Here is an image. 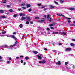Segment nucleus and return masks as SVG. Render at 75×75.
<instances>
[{"instance_id":"0eeeda50","label":"nucleus","mask_w":75,"mask_h":75,"mask_svg":"<svg viewBox=\"0 0 75 75\" xmlns=\"http://www.w3.org/2000/svg\"><path fill=\"white\" fill-rule=\"evenodd\" d=\"M41 20L42 22V23H43L44 21H45V19H44V18H42L41 19Z\"/></svg>"},{"instance_id":"9b49d317","label":"nucleus","mask_w":75,"mask_h":75,"mask_svg":"<svg viewBox=\"0 0 75 75\" xmlns=\"http://www.w3.org/2000/svg\"><path fill=\"white\" fill-rule=\"evenodd\" d=\"M52 34H58V32H54Z\"/></svg>"},{"instance_id":"3c124183","label":"nucleus","mask_w":75,"mask_h":75,"mask_svg":"<svg viewBox=\"0 0 75 75\" xmlns=\"http://www.w3.org/2000/svg\"><path fill=\"white\" fill-rule=\"evenodd\" d=\"M46 30H50V28H47V29H46Z\"/></svg>"},{"instance_id":"412c9836","label":"nucleus","mask_w":75,"mask_h":75,"mask_svg":"<svg viewBox=\"0 0 75 75\" xmlns=\"http://www.w3.org/2000/svg\"><path fill=\"white\" fill-rule=\"evenodd\" d=\"M1 17L2 18H6V16H1Z\"/></svg>"},{"instance_id":"de8ad7c7","label":"nucleus","mask_w":75,"mask_h":75,"mask_svg":"<svg viewBox=\"0 0 75 75\" xmlns=\"http://www.w3.org/2000/svg\"><path fill=\"white\" fill-rule=\"evenodd\" d=\"M26 64V63L25 62H23V65H25Z\"/></svg>"},{"instance_id":"cd10ccee","label":"nucleus","mask_w":75,"mask_h":75,"mask_svg":"<svg viewBox=\"0 0 75 75\" xmlns=\"http://www.w3.org/2000/svg\"><path fill=\"white\" fill-rule=\"evenodd\" d=\"M54 25L53 24H50L49 25V26H50V27H51V26H53Z\"/></svg>"},{"instance_id":"e2e57ef3","label":"nucleus","mask_w":75,"mask_h":75,"mask_svg":"<svg viewBox=\"0 0 75 75\" xmlns=\"http://www.w3.org/2000/svg\"><path fill=\"white\" fill-rule=\"evenodd\" d=\"M2 59V57L1 56H0V59Z\"/></svg>"},{"instance_id":"ea45409f","label":"nucleus","mask_w":75,"mask_h":75,"mask_svg":"<svg viewBox=\"0 0 75 75\" xmlns=\"http://www.w3.org/2000/svg\"><path fill=\"white\" fill-rule=\"evenodd\" d=\"M56 24H57V23H53V25H56Z\"/></svg>"},{"instance_id":"774afa93","label":"nucleus","mask_w":75,"mask_h":75,"mask_svg":"<svg viewBox=\"0 0 75 75\" xmlns=\"http://www.w3.org/2000/svg\"><path fill=\"white\" fill-rule=\"evenodd\" d=\"M62 16V17H65V16L64 15H62V16Z\"/></svg>"},{"instance_id":"dca6fc26","label":"nucleus","mask_w":75,"mask_h":75,"mask_svg":"<svg viewBox=\"0 0 75 75\" xmlns=\"http://www.w3.org/2000/svg\"><path fill=\"white\" fill-rule=\"evenodd\" d=\"M19 27L21 28H22V27H23V25H22V24H20L19 25Z\"/></svg>"},{"instance_id":"bb28decb","label":"nucleus","mask_w":75,"mask_h":75,"mask_svg":"<svg viewBox=\"0 0 75 75\" xmlns=\"http://www.w3.org/2000/svg\"><path fill=\"white\" fill-rule=\"evenodd\" d=\"M22 8L23 10H25V9H26V7H24L23 6L22 7Z\"/></svg>"},{"instance_id":"052dcab7","label":"nucleus","mask_w":75,"mask_h":75,"mask_svg":"<svg viewBox=\"0 0 75 75\" xmlns=\"http://www.w3.org/2000/svg\"><path fill=\"white\" fill-rule=\"evenodd\" d=\"M18 10L19 11H21V9L20 8H18Z\"/></svg>"},{"instance_id":"f3484780","label":"nucleus","mask_w":75,"mask_h":75,"mask_svg":"<svg viewBox=\"0 0 75 75\" xmlns=\"http://www.w3.org/2000/svg\"><path fill=\"white\" fill-rule=\"evenodd\" d=\"M4 12L3 10H0V13H3Z\"/></svg>"},{"instance_id":"473e14b6","label":"nucleus","mask_w":75,"mask_h":75,"mask_svg":"<svg viewBox=\"0 0 75 75\" xmlns=\"http://www.w3.org/2000/svg\"><path fill=\"white\" fill-rule=\"evenodd\" d=\"M38 6H41V4H38Z\"/></svg>"},{"instance_id":"4c0bfd02","label":"nucleus","mask_w":75,"mask_h":75,"mask_svg":"<svg viewBox=\"0 0 75 75\" xmlns=\"http://www.w3.org/2000/svg\"><path fill=\"white\" fill-rule=\"evenodd\" d=\"M29 24V22L28 21L26 22V24Z\"/></svg>"},{"instance_id":"4be33fe9","label":"nucleus","mask_w":75,"mask_h":75,"mask_svg":"<svg viewBox=\"0 0 75 75\" xmlns=\"http://www.w3.org/2000/svg\"><path fill=\"white\" fill-rule=\"evenodd\" d=\"M28 11H29V12H30L32 11V9L31 8H30L28 9Z\"/></svg>"},{"instance_id":"9d476101","label":"nucleus","mask_w":75,"mask_h":75,"mask_svg":"<svg viewBox=\"0 0 75 75\" xmlns=\"http://www.w3.org/2000/svg\"><path fill=\"white\" fill-rule=\"evenodd\" d=\"M68 50H71V49L69 48H67L65 50L66 51H68Z\"/></svg>"},{"instance_id":"f704fd0d","label":"nucleus","mask_w":75,"mask_h":75,"mask_svg":"<svg viewBox=\"0 0 75 75\" xmlns=\"http://www.w3.org/2000/svg\"><path fill=\"white\" fill-rule=\"evenodd\" d=\"M4 47H7V48H8V46L7 45H5L4 46Z\"/></svg>"},{"instance_id":"1a4fd4ad","label":"nucleus","mask_w":75,"mask_h":75,"mask_svg":"<svg viewBox=\"0 0 75 75\" xmlns=\"http://www.w3.org/2000/svg\"><path fill=\"white\" fill-rule=\"evenodd\" d=\"M49 6L50 7V8L52 9V8H54V6H52V5H50Z\"/></svg>"},{"instance_id":"5fc2aeb1","label":"nucleus","mask_w":75,"mask_h":75,"mask_svg":"<svg viewBox=\"0 0 75 75\" xmlns=\"http://www.w3.org/2000/svg\"><path fill=\"white\" fill-rule=\"evenodd\" d=\"M68 23H71V21H70V20L68 21Z\"/></svg>"},{"instance_id":"bf43d9fd","label":"nucleus","mask_w":75,"mask_h":75,"mask_svg":"<svg viewBox=\"0 0 75 75\" xmlns=\"http://www.w3.org/2000/svg\"><path fill=\"white\" fill-rule=\"evenodd\" d=\"M0 62H3V60H0Z\"/></svg>"},{"instance_id":"5701e85b","label":"nucleus","mask_w":75,"mask_h":75,"mask_svg":"<svg viewBox=\"0 0 75 75\" xmlns=\"http://www.w3.org/2000/svg\"><path fill=\"white\" fill-rule=\"evenodd\" d=\"M18 15L15 14L13 15V17H16Z\"/></svg>"},{"instance_id":"7ed1b4c3","label":"nucleus","mask_w":75,"mask_h":75,"mask_svg":"<svg viewBox=\"0 0 75 75\" xmlns=\"http://www.w3.org/2000/svg\"><path fill=\"white\" fill-rule=\"evenodd\" d=\"M19 15L20 17H24V16H25V14L24 13H20Z\"/></svg>"},{"instance_id":"6ab92c4d","label":"nucleus","mask_w":75,"mask_h":75,"mask_svg":"<svg viewBox=\"0 0 75 75\" xmlns=\"http://www.w3.org/2000/svg\"><path fill=\"white\" fill-rule=\"evenodd\" d=\"M25 3H23L21 4V6H25Z\"/></svg>"},{"instance_id":"13d9d810","label":"nucleus","mask_w":75,"mask_h":75,"mask_svg":"<svg viewBox=\"0 0 75 75\" xmlns=\"http://www.w3.org/2000/svg\"><path fill=\"white\" fill-rule=\"evenodd\" d=\"M75 66L74 65H73V69H74V68H75V67H74Z\"/></svg>"},{"instance_id":"338daca9","label":"nucleus","mask_w":75,"mask_h":75,"mask_svg":"<svg viewBox=\"0 0 75 75\" xmlns=\"http://www.w3.org/2000/svg\"><path fill=\"white\" fill-rule=\"evenodd\" d=\"M0 36H1V37H4L5 36L4 35H0Z\"/></svg>"},{"instance_id":"6e6d98bb","label":"nucleus","mask_w":75,"mask_h":75,"mask_svg":"<svg viewBox=\"0 0 75 75\" xmlns=\"http://www.w3.org/2000/svg\"><path fill=\"white\" fill-rule=\"evenodd\" d=\"M15 44L16 45V44H17V41H16V42L15 43Z\"/></svg>"},{"instance_id":"a18cd8bd","label":"nucleus","mask_w":75,"mask_h":75,"mask_svg":"<svg viewBox=\"0 0 75 75\" xmlns=\"http://www.w3.org/2000/svg\"><path fill=\"white\" fill-rule=\"evenodd\" d=\"M59 45H62V43H59Z\"/></svg>"},{"instance_id":"58836bf2","label":"nucleus","mask_w":75,"mask_h":75,"mask_svg":"<svg viewBox=\"0 0 75 75\" xmlns=\"http://www.w3.org/2000/svg\"><path fill=\"white\" fill-rule=\"evenodd\" d=\"M66 18H67V19H68V20H71V18H67V17H66Z\"/></svg>"},{"instance_id":"20e7f679","label":"nucleus","mask_w":75,"mask_h":75,"mask_svg":"<svg viewBox=\"0 0 75 75\" xmlns=\"http://www.w3.org/2000/svg\"><path fill=\"white\" fill-rule=\"evenodd\" d=\"M56 65H61V62H60V61H59L57 62L56 63Z\"/></svg>"},{"instance_id":"49530a36","label":"nucleus","mask_w":75,"mask_h":75,"mask_svg":"<svg viewBox=\"0 0 75 75\" xmlns=\"http://www.w3.org/2000/svg\"><path fill=\"white\" fill-rule=\"evenodd\" d=\"M38 22H39V23H42V21H41H41H38Z\"/></svg>"},{"instance_id":"aec40b11","label":"nucleus","mask_w":75,"mask_h":75,"mask_svg":"<svg viewBox=\"0 0 75 75\" xmlns=\"http://www.w3.org/2000/svg\"><path fill=\"white\" fill-rule=\"evenodd\" d=\"M25 59L26 60H28V59H29V58L28 57H25Z\"/></svg>"},{"instance_id":"c756f323","label":"nucleus","mask_w":75,"mask_h":75,"mask_svg":"<svg viewBox=\"0 0 75 75\" xmlns=\"http://www.w3.org/2000/svg\"><path fill=\"white\" fill-rule=\"evenodd\" d=\"M62 34L64 35H66L67 34V33L65 32H63Z\"/></svg>"},{"instance_id":"72a5a7b5","label":"nucleus","mask_w":75,"mask_h":75,"mask_svg":"<svg viewBox=\"0 0 75 75\" xmlns=\"http://www.w3.org/2000/svg\"><path fill=\"white\" fill-rule=\"evenodd\" d=\"M60 3H64V1L60 0Z\"/></svg>"},{"instance_id":"4468645a","label":"nucleus","mask_w":75,"mask_h":75,"mask_svg":"<svg viewBox=\"0 0 75 75\" xmlns=\"http://www.w3.org/2000/svg\"><path fill=\"white\" fill-rule=\"evenodd\" d=\"M26 7L27 8H28V7H30V4H27Z\"/></svg>"},{"instance_id":"6e6552de","label":"nucleus","mask_w":75,"mask_h":75,"mask_svg":"<svg viewBox=\"0 0 75 75\" xmlns=\"http://www.w3.org/2000/svg\"><path fill=\"white\" fill-rule=\"evenodd\" d=\"M26 19V17H23L21 18V20H25Z\"/></svg>"},{"instance_id":"c9c22d12","label":"nucleus","mask_w":75,"mask_h":75,"mask_svg":"<svg viewBox=\"0 0 75 75\" xmlns=\"http://www.w3.org/2000/svg\"><path fill=\"white\" fill-rule=\"evenodd\" d=\"M54 3L55 4H58V2L55 1Z\"/></svg>"},{"instance_id":"69168bd1","label":"nucleus","mask_w":75,"mask_h":75,"mask_svg":"<svg viewBox=\"0 0 75 75\" xmlns=\"http://www.w3.org/2000/svg\"><path fill=\"white\" fill-rule=\"evenodd\" d=\"M9 60H11V58L9 57Z\"/></svg>"},{"instance_id":"c85d7f7f","label":"nucleus","mask_w":75,"mask_h":75,"mask_svg":"<svg viewBox=\"0 0 75 75\" xmlns=\"http://www.w3.org/2000/svg\"><path fill=\"white\" fill-rule=\"evenodd\" d=\"M70 25L71 26H75V24H72Z\"/></svg>"},{"instance_id":"f03ea898","label":"nucleus","mask_w":75,"mask_h":75,"mask_svg":"<svg viewBox=\"0 0 75 75\" xmlns=\"http://www.w3.org/2000/svg\"><path fill=\"white\" fill-rule=\"evenodd\" d=\"M45 62H46V61L44 60H42V61H40L39 62V64H41V63H42V64H44V63H45Z\"/></svg>"},{"instance_id":"37998d69","label":"nucleus","mask_w":75,"mask_h":75,"mask_svg":"<svg viewBox=\"0 0 75 75\" xmlns=\"http://www.w3.org/2000/svg\"><path fill=\"white\" fill-rule=\"evenodd\" d=\"M50 16L49 15H48L47 16V18H49L50 17Z\"/></svg>"},{"instance_id":"a19ab883","label":"nucleus","mask_w":75,"mask_h":75,"mask_svg":"<svg viewBox=\"0 0 75 75\" xmlns=\"http://www.w3.org/2000/svg\"><path fill=\"white\" fill-rule=\"evenodd\" d=\"M13 34H15V35H16L17 34V33H16L15 32H14L13 33Z\"/></svg>"},{"instance_id":"603ef678","label":"nucleus","mask_w":75,"mask_h":75,"mask_svg":"<svg viewBox=\"0 0 75 75\" xmlns=\"http://www.w3.org/2000/svg\"><path fill=\"white\" fill-rule=\"evenodd\" d=\"M30 24H32L33 23V22L32 21H31L30 22Z\"/></svg>"},{"instance_id":"a211bd4d","label":"nucleus","mask_w":75,"mask_h":75,"mask_svg":"<svg viewBox=\"0 0 75 75\" xmlns=\"http://www.w3.org/2000/svg\"><path fill=\"white\" fill-rule=\"evenodd\" d=\"M70 45L71 46H74V45H75V44H74V43H71L70 44Z\"/></svg>"},{"instance_id":"0e129e2a","label":"nucleus","mask_w":75,"mask_h":75,"mask_svg":"<svg viewBox=\"0 0 75 75\" xmlns=\"http://www.w3.org/2000/svg\"><path fill=\"white\" fill-rule=\"evenodd\" d=\"M66 67V68H67V69H69V67Z\"/></svg>"},{"instance_id":"ddd939ff","label":"nucleus","mask_w":75,"mask_h":75,"mask_svg":"<svg viewBox=\"0 0 75 75\" xmlns=\"http://www.w3.org/2000/svg\"><path fill=\"white\" fill-rule=\"evenodd\" d=\"M33 53L35 54H38V52L37 51H35L33 52Z\"/></svg>"},{"instance_id":"4d7b16f0","label":"nucleus","mask_w":75,"mask_h":75,"mask_svg":"<svg viewBox=\"0 0 75 75\" xmlns=\"http://www.w3.org/2000/svg\"><path fill=\"white\" fill-rule=\"evenodd\" d=\"M50 28H51V29H53L54 28V27H51Z\"/></svg>"},{"instance_id":"f8f14e48","label":"nucleus","mask_w":75,"mask_h":75,"mask_svg":"<svg viewBox=\"0 0 75 75\" xmlns=\"http://www.w3.org/2000/svg\"><path fill=\"white\" fill-rule=\"evenodd\" d=\"M69 9L70 10H75V8H69Z\"/></svg>"},{"instance_id":"8fccbe9b","label":"nucleus","mask_w":75,"mask_h":75,"mask_svg":"<svg viewBox=\"0 0 75 75\" xmlns=\"http://www.w3.org/2000/svg\"><path fill=\"white\" fill-rule=\"evenodd\" d=\"M21 63H23V60H21Z\"/></svg>"},{"instance_id":"e433bc0d","label":"nucleus","mask_w":75,"mask_h":75,"mask_svg":"<svg viewBox=\"0 0 75 75\" xmlns=\"http://www.w3.org/2000/svg\"><path fill=\"white\" fill-rule=\"evenodd\" d=\"M65 64L66 65H68V62H65Z\"/></svg>"},{"instance_id":"09e8293b","label":"nucleus","mask_w":75,"mask_h":75,"mask_svg":"<svg viewBox=\"0 0 75 75\" xmlns=\"http://www.w3.org/2000/svg\"><path fill=\"white\" fill-rule=\"evenodd\" d=\"M6 6L7 7H10V6L9 5H8Z\"/></svg>"},{"instance_id":"79ce46f5","label":"nucleus","mask_w":75,"mask_h":75,"mask_svg":"<svg viewBox=\"0 0 75 75\" xmlns=\"http://www.w3.org/2000/svg\"><path fill=\"white\" fill-rule=\"evenodd\" d=\"M44 50H45V51H47V50H48V49H47L46 48H45L44 49Z\"/></svg>"},{"instance_id":"2f4dec72","label":"nucleus","mask_w":75,"mask_h":75,"mask_svg":"<svg viewBox=\"0 0 75 75\" xmlns=\"http://www.w3.org/2000/svg\"><path fill=\"white\" fill-rule=\"evenodd\" d=\"M7 2V1L6 0H5L3 1V3H6Z\"/></svg>"},{"instance_id":"f257e3e1","label":"nucleus","mask_w":75,"mask_h":75,"mask_svg":"<svg viewBox=\"0 0 75 75\" xmlns=\"http://www.w3.org/2000/svg\"><path fill=\"white\" fill-rule=\"evenodd\" d=\"M10 37H11V38H14V40H17V39L15 37V36L13 35H11L10 36Z\"/></svg>"},{"instance_id":"c03bdc74","label":"nucleus","mask_w":75,"mask_h":75,"mask_svg":"<svg viewBox=\"0 0 75 75\" xmlns=\"http://www.w3.org/2000/svg\"><path fill=\"white\" fill-rule=\"evenodd\" d=\"M20 58H23V57H24V56H22V55L20 56Z\"/></svg>"},{"instance_id":"680f3d73","label":"nucleus","mask_w":75,"mask_h":75,"mask_svg":"<svg viewBox=\"0 0 75 75\" xmlns=\"http://www.w3.org/2000/svg\"><path fill=\"white\" fill-rule=\"evenodd\" d=\"M52 51H53V52H55L56 51H55V50H52Z\"/></svg>"},{"instance_id":"423d86ee","label":"nucleus","mask_w":75,"mask_h":75,"mask_svg":"<svg viewBox=\"0 0 75 75\" xmlns=\"http://www.w3.org/2000/svg\"><path fill=\"white\" fill-rule=\"evenodd\" d=\"M27 18V20H28V21H30V20H31V18L29 17H28V16H26Z\"/></svg>"},{"instance_id":"7c9ffc66","label":"nucleus","mask_w":75,"mask_h":75,"mask_svg":"<svg viewBox=\"0 0 75 75\" xmlns=\"http://www.w3.org/2000/svg\"><path fill=\"white\" fill-rule=\"evenodd\" d=\"M40 18L38 17H36L35 18V19H39Z\"/></svg>"},{"instance_id":"393cba45","label":"nucleus","mask_w":75,"mask_h":75,"mask_svg":"<svg viewBox=\"0 0 75 75\" xmlns=\"http://www.w3.org/2000/svg\"><path fill=\"white\" fill-rule=\"evenodd\" d=\"M51 18H49V21H50V22H51V21H51Z\"/></svg>"},{"instance_id":"b1692460","label":"nucleus","mask_w":75,"mask_h":75,"mask_svg":"<svg viewBox=\"0 0 75 75\" xmlns=\"http://www.w3.org/2000/svg\"><path fill=\"white\" fill-rule=\"evenodd\" d=\"M57 14L58 15V16H62V15L61 14L57 13Z\"/></svg>"},{"instance_id":"864d4df0","label":"nucleus","mask_w":75,"mask_h":75,"mask_svg":"<svg viewBox=\"0 0 75 75\" xmlns=\"http://www.w3.org/2000/svg\"><path fill=\"white\" fill-rule=\"evenodd\" d=\"M7 64H9L10 63V61H7Z\"/></svg>"},{"instance_id":"39448f33","label":"nucleus","mask_w":75,"mask_h":75,"mask_svg":"<svg viewBox=\"0 0 75 75\" xmlns=\"http://www.w3.org/2000/svg\"><path fill=\"white\" fill-rule=\"evenodd\" d=\"M37 57L38 58V59H42V57L40 56L39 55H37Z\"/></svg>"},{"instance_id":"2eb2a0df","label":"nucleus","mask_w":75,"mask_h":75,"mask_svg":"<svg viewBox=\"0 0 75 75\" xmlns=\"http://www.w3.org/2000/svg\"><path fill=\"white\" fill-rule=\"evenodd\" d=\"M6 31H4V32H2L1 33L2 34H6Z\"/></svg>"},{"instance_id":"a878e982","label":"nucleus","mask_w":75,"mask_h":75,"mask_svg":"<svg viewBox=\"0 0 75 75\" xmlns=\"http://www.w3.org/2000/svg\"><path fill=\"white\" fill-rule=\"evenodd\" d=\"M9 11L10 12H13V10L11 9L9 10Z\"/></svg>"}]
</instances>
